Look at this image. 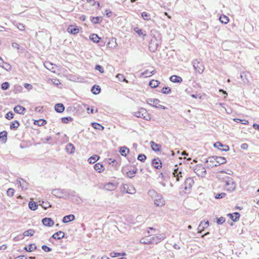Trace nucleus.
<instances>
[{
    "label": "nucleus",
    "instance_id": "obj_1",
    "mask_svg": "<svg viewBox=\"0 0 259 259\" xmlns=\"http://www.w3.org/2000/svg\"><path fill=\"white\" fill-rule=\"evenodd\" d=\"M226 162L227 160L225 157L217 156L209 157L205 161V163L207 164L206 167L207 168H211Z\"/></svg>",
    "mask_w": 259,
    "mask_h": 259
},
{
    "label": "nucleus",
    "instance_id": "obj_2",
    "mask_svg": "<svg viewBox=\"0 0 259 259\" xmlns=\"http://www.w3.org/2000/svg\"><path fill=\"white\" fill-rule=\"evenodd\" d=\"M148 194L153 200L154 204L158 207H162L165 205V200L160 194L154 190H150Z\"/></svg>",
    "mask_w": 259,
    "mask_h": 259
},
{
    "label": "nucleus",
    "instance_id": "obj_3",
    "mask_svg": "<svg viewBox=\"0 0 259 259\" xmlns=\"http://www.w3.org/2000/svg\"><path fill=\"white\" fill-rule=\"evenodd\" d=\"M134 115L137 117L141 118L146 120L150 119L148 113L146 109L143 108H141L138 111L134 112Z\"/></svg>",
    "mask_w": 259,
    "mask_h": 259
},
{
    "label": "nucleus",
    "instance_id": "obj_4",
    "mask_svg": "<svg viewBox=\"0 0 259 259\" xmlns=\"http://www.w3.org/2000/svg\"><path fill=\"white\" fill-rule=\"evenodd\" d=\"M52 194L55 197L59 198H67L69 197V194L64 189H53L52 191Z\"/></svg>",
    "mask_w": 259,
    "mask_h": 259
},
{
    "label": "nucleus",
    "instance_id": "obj_5",
    "mask_svg": "<svg viewBox=\"0 0 259 259\" xmlns=\"http://www.w3.org/2000/svg\"><path fill=\"white\" fill-rule=\"evenodd\" d=\"M192 64L194 69L197 72L201 74L203 72L205 67L202 62L196 59L193 60Z\"/></svg>",
    "mask_w": 259,
    "mask_h": 259
},
{
    "label": "nucleus",
    "instance_id": "obj_6",
    "mask_svg": "<svg viewBox=\"0 0 259 259\" xmlns=\"http://www.w3.org/2000/svg\"><path fill=\"white\" fill-rule=\"evenodd\" d=\"M166 237V235L164 233L160 234L158 235H155L154 236L149 238V240L151 244H157Z\"/></svg>",
    "mask_w": 259,
    "mask_h": 259
},
{
    "label": "nucleus",
    "instance_id": "obj_7",
    "mask_svg": "<svg viewBox=\"0 0 259 259\" xmlns=\"http://www.w3.org/2000/svg\"><path fill=\"white\" fill-rule=\"evenodd\" d=\"M196 175L201 177H204L206 174L205 168L201 165H198L195 166L194 169Z\"/></svg>",
    "mask_w": 259,
    "mask_h": 259
},
{
    "label": "nucleus",
    "instance_id": "obj_8",
    "mask_svg": "<svg viewBox=\"0 0 259 259\" xmlns=\"http://www.w3.org/2000/svg\"><path fill=\"white\" fill-rule=\"evenodd\" d=\"M146 102L149 105L155 108H159L163 109L166 108L165 107L159 104L160 101L157 99H148L146 100Z\"/></svg>",
    "mask_w": 259,
    "mask_h": 259
},
{
    "label": "nucleus",
    "instance_id": "obj_9",
    "mask_svg": "<svg viewBox=\"0 0 259 259\" xmlns=\"http://www.w3.org/2000/svg\"><path fill=\"white\" fill-rule=\"evenodd\" d=\"M226 189L229 191H233L235 189L236 184L231 178L227 177L225 180Z\"/></svg>",
    "mask_w": 259,
    "mask_h": 259
},
{
    "label": "nucleus",
    "instance_id": "obj_10",
    "mask_svg": "<svg viewBox=\"0 0 259 259\" xmlns=\"http://www.w3.org/2000/svg\"><path fill=\"white\" fill-rule=\"evenodd\" d=\"M160 44V41L158 40L155 37L153 39H151L149 43V48L150 51L154 52L157 49Z\"/></svg>",
    "mask_w": 259,
    "mask_h": 259
},
{
    "label": "nucleus",
    "instance_id": "obj_11",
    "mask_svg": "<svg viewBox=\"0 0 259 259\" xmlns=\"http://www.w3.org/2000/svg\"><path fill=\"white\" fill-rule=\"evenodd\" d=\"M215 148H217L223 151H228L229 150V147L228 145H223L220 142L215 143L213 145Z\"/></svg>",
    "mask_w": 259,
    "mask_h": 259
},
{
    "label": "nucleus",
    "instance_id": "obj_12",
    "mask_svg": "<svg viewBox=\"0 0 259 259\" xmlns=\"http://www.w3.org/2000/svg\"><path fill=\"white\" fill-rule=\"evenodd\" d=\"M17 184L23 190H26L28 189L29 184L24 180L20 179L17 180Z\"/></svg>",
    "mask_w": 259,
    "mask_h": 259
},
{
    "label": "nucleus",
    "instance_id": "obj_13",
    "mask_svg": "<svg viewBox=\"0 0 259 259\" xmlns=\"http://www.w3.org/2000/svg\"><path fill=\"white\" fill-rule=\"evenodd\" d=\"M194 181L191 178H188L186 179L184 183V188L186 190L188 189H190V188L192 187L194 184Z\"/></svg>",
    "mask_w": 259,
    "mask_h": 259
},
{
    "label": "nucleus",
    "instance_id": "obj_14",
    "mask_svg": "<svg viewBox=\"0 0 259 259\" xmlns=\"http://www.w3.org/2000/svg\"><path fill=\"white\" fill-rule=\"evenodd\" d=\"M152 166L156 169H159L162 167V163L159 158H154L152 161Z\"/></svg>",
    "mask_w": 259,
    "mask_h": 259
},
{
    "label": "nucleus",
    "instance_id": "obj_15",
    "mask_svg": "<svg viewBox=\"0 0 259 259\" xmlns=\"http://www.w3.org/2000/svg\"><path fill=\"white\" fill-rule=\"evenodd\" d=\"M43 225L47 227H52L54 224V221L50 218H45L42 220Z\"/></svg>",
    "mask_w": 259,
    "mask_h": 259
},
{
    "label": "nucleus",
    "instance_id": "obj_16",
    "mask_svg": "<svg viewBox=\"0 0 259 259\" xmlns=\"http://www.w3.org/2000/svg\"><path fill=\"white\" fill-rule=\"evenodd\" d=\"M14 110L18 114H24L26 109L20 105H17L14 107Z\"/></svg>",
    "mask_w": 259,
    "mask_h": 259
},
{
    "label": "nucleus",
    "instance_id": "obj_17",
    "mask_svg": "<svg viewBox=\"0 0 259 259\" xmlns=\"http://www.w3.org/2000/svg\"><path fill=\"white\" fill-rule=\"evenodd\" d=\"M150 145L152 150L155 152H159L161 150V145L160 144L155 143L153 141L150 142Z\"/></svg>",
    "mask_w": 259,
    "mask_h": 259
},
{
    "label": "nucleus",
    "instance_id": "obj_18",
    "mask_svg": "<svg viewBox=\"0 0 259 259\" xmlns=\"http://www.w3.org/2000/svg\"><path fill=\"white\" fill-rule=\"evenodd\" d=\"M169 79L171 82L175 83H181L183 81L181 77L175 75L170 76Z\"/></svg>",
    "mask_w": 259,
    "mask_h": 259
},
{
    "label": "nucleus",
    "instance_id": "obj_19",
    "mask_svg": "<svg viewBox=\"0 0 259 259\" xmlns=\"http://www.w3.org/2000/svg\"><path fill=\"white\" fill-rule=\"evenodd\" d=\"M67 30L68 32L73 34H76L79 32V29L77 26H73L72 25L69 26Z\"/></svg>",
    "mask_w": 259,
    "mask_h": 259
},
{
    "label": "nucleus",
    "instance_id": "obj_20",
    "mask_svg": "<svg viewBox=\"0 0 259 259\" xmlns=\"http://www.w3.org/2000/svg\"><path fill=\"white\" fill-rule=\"evenodd\" d=\"M75 219V216L73 214H69L64 217L62 222L64 223H67L72 221Z\"/></svg>",
    "mask_w": 259,
    "mask_h": 259
},
{
    "label": "nucleus",
    "instance_id": "obj_21",
    "mask_svg": "<svg viewBox=\"0 0 259 259\" xmlns=\"http://www.w3.org/2000/svg\"><path fill=\"white\" fill-rule=\"evenodd\" d=\"M44 66L45 67L48 69V70L52 71L53 72H55V65L51 63L50 62H45L44 63Z\"/></svg>",
    "mask_w": 259,
    "mask_h": 259
},
{
    "label": "nucleus",
    "instance_id": "obj_22",
    "mask_svg": "<svg viewBox=\"0 0 259 259\" xmlns=\"http://www.w3.org/2000/svg\"><path fill=\"white\" fill-rule=\"evenodd\" d=\"M55 109L56 112L58 113H62L64 111L65 107L63 104L58 103L56 104Z\"/></svg>",
    "mask_w": 259,
    "mask_h": 259
},
{
    "label": "nucleus",
    "instance_id": "obj_23",
    "mask_svg": "<svg viewBox=\"0 0 259 259\" xmlns=\"http://www.w3.org/2000/svg\"><path fill=\"white\" fill-rule=\"evenodd\" d=\"M64 233L62 231H58L53 235L52 237L55 239H60L64 237Z\"/></svg>",
    "mask_w": 259,
    "mask_h": 259
},
{
    "label": "nucleus",
    "instance_id": "obj_24",
    "mask_svg": "<svg viewBox=\"0 0 259 259\" xmlns=\"http://www.w3.org/2000/svg\"><path fill=\"white\" fill-rule=\"evenodd\" d=\"M7 141V132L3 131L0 133V141L5 143Z\"/></svg>",
    "mask_w": 259,
    "mask_h": 259
},
{
    "label": "nucleus",
    "instance_id": "obj_25",
    "mask_svg": "<svg viewBox=\"0 0 259 259\" xmlns=\"http://www.w3.org/2000/svg\"><path fill=\"white\" fill-rule=\"evenodd\" d=\"M228 216L233 221L236 222L238 220H239V219L240 214L238 212H234L233 213H229V214H228Z\"/></svg>",
    "mask_w": 259,
    "mask_h": 259
},
{
    "label": "nucleus",
    "instance_id": "obj_26",
    "mask_svg": "<svg viewBox=\"0 0 259 259\" xmlns=\"http://www.w3.org/2000/svg\"><path fill=\"white\" fill-rule=\"evenodd\" d=\"M119 152L122 156H126L129 152V149L125 146L121 147L120 148Z\"/></svg>",
    "mask_w": 259,
    "mask_h": 259
},
{
    "label": "nucleus",
    "instance_id": "obj_27",
    "mask_svg": "<svg viewBox=\"0 0 259 259\" xmlns=\"http://www.w3.org/2000/svg\"><path fill=\"white\" fill-rule=\"evenodd\" d=\"M66 150L68 152L72 153L74 152L75 147L72 144L69 143L66 145Z\"/></svg>",
    "mask_w": 259,
    "mask_h": 259
},
{
    "label": "nucleus",
    "instance_id": "obj_28",
    "mask_svg": "<svg viewBox=\"0 0 259 259\" xmlns=\"http://www.w3.org/2000/svg\"><path fill=\"white\" fill-rule=\"evenodd\" d=\"M103 165L99 163H97L94 165V169L100 173L103 171Z\"/></svg>",
    "mask_w": 259,
    "mask_h": 259
},
{
    "label": "nucleus",
    "instance_id": "obj_29",
    "mask_svg": "<svg viewBox=\"0 0 259 259\" xmlns=\"http://www.w3.org/2000/svg\"><path fill=\"white\" fill-rule=\"evenodd\" d=\"M105 188L107 190L112 191L115 189L116 186L113 183H109L105 186Z\"/></svg>",
    "mask_w": 259,
    "mask_h": 259
},
{
    "label": "nucleus",
    "instance_id": "obj_30",
    "mask_svg": "<svg viewBox=\"0 0 259 259\" xmlns=\"http://www.w3.org/2000/svg\"><path fill=\"white\" fill-rule=\"evenodd\" d=\"M29 208L32 210H35L38 207L37 204L34 201H30L28 204Z\"/></svg>",
    "mask_w": 259,
    "mask_h": 259
},
{
    "label": "nucleus",
    "instance_id": "obj_31",
    "mask_svg": "<svg viewBox=\"0 0 259 259\" xmlns=\"http://www.w3.org/2000/svg\"><path fill=\"white\" fill-rule=\"evenodd\" d=\"M36 248V246L34 244H31L29 246H26L24 247V249L28 252H31Z\"/></svg>",
    "mask_w": 259,
    "mask_h": 259
},
{
    "label": "nucleus",
    "instance_id": "obj_32",
    "mask_svg": "<svg viewBox=\"0 0 259 259\" xmlns=\"http://www.w3.org/2000/svg\"><path fill=\"white\" fill-rule=\"evenodd\" d=\"M90 39L94 42H98L100 39V38L97 34L94 33L91 35L90 36Z\"/></svg>",
    "mask_w": 259,
    "mask_h": 259
},
{
    "label": "nucleus",
    "instance_id": "obj_33",
    "mask_svg": "<svg viewBox=\"0 0 259 259\" xmlns=\"http://www.w3.org/2000/svg\"><path fill=\"white\" fill-rule=\"evenodd\" d=\"M99 158V156L97 155H94L89 158L88 160V162L90 163H94L96 161H97Z\"/></svg>",
    "mask_w": 259,
    "mask_h": 259
},
{
    "label": "nucleus",
    "instance_id": "obj_34",
    "mask_svg": "<svg viewBox=\"0 0 259 259\" xmlns=\"http://www.w3.org/2000/svg\"><path fill=\"white\" fill-rule=\"evenodd\" d=\"M100 91L101 89L99 85H94L91 90L92 92L95 95L98 94L100 92Z\"/></svg>",
    "mask_w": 259,
    "mask_h": 259
},
{
    "label": "nucleus",
    "instance_id": "obj_35",
    "mask_svg": "<svg viewBox=\"0 0 259 259\" xmlns=\"http://www.w3.org/2000/svg\"><path fill=\"white\" fill-rule=\"evenodd\" d=\"M127 187V189L126 191V193L128 194H134L136 193V189L134 188V187L133 186H127L126 185Z\"/></svg>",
    "mask_w": 259,
    "mask_h": 259
},
{
    "label": "nucleus",
    "instance_id": "obj_36",
    "mask_svg": "<svg viewBox=\"0 0 259 259\" xmlns=\"http://www.w3.org/2000/svg\"><path fill=\"white\" fill-rule=\"evenodd\" d=\"M92 124L93 127L95 129L99 130L100 131H103L104 129L103 126L97 122H93L92 123Z\"/></svg>",
    "mask_w": 259,
    "mask_h": 259
},
{
    "label": "nucleus",
    "instance_id": "obj_37",
    "mask_svg": "<svg viewBox=\"0 0 259 259\" xmlns=\"http://www.w3.org/2000/svg\"><path fill=\"white\" fill-rule=\"evenodd\" d=\"M172 174L174 177L176 178L177 181H179L180 180L179 175H182V172L181 171H179L178 168H176L174 169Z\"/></svg>",
    "mask_w": 259,
    "mask_h": 259
},
{
    "label": "nucleus",
    "instance_id": "obj_38",
    "mask_svg": "<svg viewBox=\"0 0 259 259\" xmlns=\"http://www.w3.org/2000/svg\"><path fill=\"white\" fill-rule=\"evenodd\" d=\"M220 21L224 24H227L228 23L229 19V18L225 15H222L220 17Z\"/></svg>",
    "mask_w": 259,
    "mask_h": 259
},
{
    "label": "nucleus",
    "instance_id": "obj_39",
    "mask_svg": "<svg viewBox=\"0 0 259 259\" xmlns=\"http://www.w3.org/2000/svg\"><path fill=\"white\" fill-rule=\"evenodd\" d=\"M134 30L138 34L139 36H145L146 33L145 32L143 31V30L139 28L138 27H135L134 28Z\"/></svg>",
    "mask_w": 259,
    "mask_h": 259
},
{
    "label": "nucleus",
    "instance_id": "obj_40",
    "mask_svg": "<svg viewBox=\"0 0 259 259\" xmlns=\"http://www.w3.org/2000/svg\"><path fill=\"white\" fill-rule=\"evenodd\" d=\"M155 70H152V71L149 72L148 70H146L142 73V75L145 77L151 76L155 73Z\"/></svg>",
    "mask_w": 259,
    "mask_h": 259
},
{
    "label": "nucleus",
    "instance_id": "obj_41",
    "mask_svg": "<svg viewBox=\"0 0 259 259\" xmlns=\"http://www.w3.org/2000/svg\"><path fill=\"white\" fill-rule=\"evenodd\" d=\"M159 82L158 80H152L149 82V85L151 88H156L157 87L158 84H159Z\"/></svg>",
    "mask_w": 259,
    "mask_h": 259
},
{
    "label": "nucleus",
    "instance_id": "obj_42",
    "mask_svg": "<svg viewBox=\"0 0 259 259\" xmlns=\"http://www.w3.org/2000/svg\"><path fill=\"white\" fill-rule=\"evenodd\" d=\"M125 254H126L125 252L119 253V252H111L110 253V256L111 257H115L119 256L120 255H125Z\"/></svg>",
    "mask_w": 259,
    "mask_h": 259
},
{
    "label": "nucleus",
    "instance_id": "obj_43",
    "mask_svg": "<svg viewBox=\"0 0 259 259\" xmlns=\"http://www.w3.org/2000/svg\"><path fill=\"white\" fill-rule=\"evenodd\" d=\"M116 78H118V80L119 81H124V82H125L126 83L128 82V81L127 80H126L124 76L121 74H117L116 76Z\"/></svg>",
    "mask_w": 259,
    "mask_h": 259
},
{
    "label": "nucleus",
    "instance_id": "obj_44",
    "mask_svg": "<svg viewBox=\"0 0 259 259\" xmlns=\"http://www.w3.org/2000/svg\"><path fill=\"white\" fill-rule=\"evenodd\" d=\"M137 169H136L135 170H130L128 172H126V176L130 178H132L134 177V174H136L137 172Z\"/></svg>",
    "mask_w": 259,
    "mask_h": 259
},
{
    "label": "nucleus",
    "instance_id": "obj_45",
    "mask_svg": "<svg viewBox=\"0 0 259 259\" xmlns=\"http://www.w3.org/2000/svg\"><path fill=\"white\" fill-rule=\"evenodd\" d=\"M34 233V231L32 229H29L23 233L24 236H32Z\"/></svg>",
    "mask_w": 259,
    "mask_h": 259
},
{
    "label": "nucleus",
    "instance_id": "obj_46",
    "mask_svg": "<svg viewBox=\"0 0 259 259\" xmlns=\"http://www.w3.org/2000/svg\"><path fill=\"white\" fill-rule=\"evenodd\" d=\"M46 123H47V121L44 119H39L38 120H35L34 121V124H37L39 126L44 125L45 124H46Z\"/></svg>",
    "mask_w": 259,
    "mask_h": 259
},
{
    "label": "nucleus",
    "instance_id": "obj_47",
    "mask_svg": "<svg viewBox=\"0 0 259 259\" xmlns=\"http://www.w3.org/2000/svg\"><path fill=\"white\" fill-rule=\"evenodd\" d=\"M208 226L209 222L208 221L204 223L201 222L198 227V230H199L201 227H202V229H204V228H206Z\"/></svg>",
    "mask_w": 259,
    "mask_h": 259
},
{
    "label": "nucleus",
    "instance_id": "obj_48",
    "mask_svg": "<svg viewBox=\"0 0 259 259\" xmlns=\"http://www.w3.org/2000/svg\"><path fill=\"white\" fill-rule=\"evenodd\" d=\"M19 125V122L18 121L15 120L14 122H12V123L10 124V128L11 129H17Z\"/></svg>",
    "mask_w": 259,
    "mask_h": 259
},
{
    "label": "nucleus",
    "instance_id": "obj_49",
    "mask_svg": "<svg viewBox=\"0 0 259 259\" xmlns=\"http://www.w3.org/2000/svg\"><path fill=\"white\" fill-rule=\"evenodd\" d=\"M1 67L7 71L10 70L12 68L11 66L9 63L5 62L4 63H2V66Z\"/></svg>",
    "mask_w": 259,
    "mask_h": 259
},
{
    "label": "nucleus",
    "instance_id": "obj_50",
    "mask_svg": "<svg viewBox=\"0 0 259 259\" xmlns=\"http://www.w3.org/2000/svg\"><path fill=\"white\" fill-rule=\"evenodd\" d=\"M142 17L145 20H149L150 19V14L146 12H144L142 13Z\"/></svg>",
    "mask_w": 259,
    "mask_h": 259
},
{
    "label": "nucleus",
    "instance_id": "obj_51",
    "mask_svg": "<svg viewBox=\"0 0 259 259\" xmlns=\"http://www.w3.org/2000/svg\"><path fill=\"white\" fill-rule=\"evenodd\" d=\"M170 92L171 89L169 87H163L161 90V93L164 94H168Z\"/></svg>",
    "mask_w": 259,
    "mask_h": 259
},
{
    "label": "nucleus",
    "instance_id": "obj_52",
    "mask_svg": "<svg viewBox=\"0 0 259 259\" xmlns=\"http://www.w3.org/2000/svg\"><path fill=\"white\" fill-rule=\"evenodd\" d=\"M137 159L141 162H144L146 159V156L144 154H140L138 156Z\"/></svg>",
    "mask_w": 259,
    "mask_h": 259
},
{
    "label": "nucleus",
    "instance_id": "obj_53",
    "mask_svg": "<svg viewBox=\"0 0 259 259\" xmlns=\"http://www.w3.org/2000/svg\"><path fill=\"white\" fill-rule=\"evenodd\" d=\"M92 21L94 24H98L100 23L101 19L99 17H94L92 18Z\"/></svg>",
    "mask_w": 259,
    "mask_h": 259
},
{
    "label": "nucleus",
    "instance_id": "obj_54",
    "mask_svg": "<svg viewBox=\"0 0 259 259\" xmlns=\"http://www.w3.org/2000/svg\"><path fill=\"white\" fill-rule=\"evenodd\" d=\"M10 87V84L8 82H3L2 84L1 88L3 90H7Z\"/></svg>",
    "mask_w": 259,
    "mask_h": 259
},
{
    "label": "nucleus",
    "instance_id": "obj_55",
    "mask_svg": "<svg viewBox=\"0 0 259 259\" xmlns=\"http://www.w3.org/2000/svg\"><path fill=\"white\" fill-rule=\"evenodd\" d=\"M40 205L42 206V207L45 208V209L51 207V205L50 204V203L48 202L42 201V203Z\"/></svg>",
    "mask_w": 259,
    "mask_h": 259
},
{
    "label": "nucleus",
    "instance_id": "obj_56",
    "mask_svg": "<svg viewBox=\"0 0 259 259\" xmlns=\"http://www.w3.org/2000/svg\"><path fill=\"white\" fill-rule=\"evenodd\" d=\"M150 241H151L149 240V238H143L140 240V242L141 243L145 244H151V242Z\"/></svg>",
    "mask_w": 259,
    "mask_h": 259
},
{
    "label": "nucleus",
    "instance_id": "obj_57",
    "mask_svg": "<svg viewBox=\"0 0 259 259\" xmlns=\"http://www.w3.org/2000/svg\"><path fill=\"white\" fill-rule=\"evenodd\" d=\"M72 119V118L70 117H63L61 118L62 122L64 123H67L69 121H71Z\"/></svg>",
    "mask_w": 259,
    "mask_h": 259
},
{
    "label": "nucleus",
    "instance_id": "obj_58",
    "mask_svg": "<svg viewBox=\"0 0 259 259\" xmlns=\"http://www.w3.org/2000/svg\"><path fill=\"white\" fill-rule=\"evenodd\" d=\"M226 194L225 193H221L217 194L215 196V199H221L225 197Z\"/></svg>",
    "mask_w": 259,
    "mask_h": 259
},
{
    "label": "nucleus",
    "instance_id": "obj_59",
    "mask_svg": "<svg viewBox=\"0 0 259 259\" xmlns=\"http://www.w3.org/2000/svg\"><path fill=\"white\" fill-rule=\"evenodd\" d=\"M41 248L44 251L46 252H49L52 251V249L46 245H42L41 246Z\"/></svg>",
    "mask_w": 259,
    "mask_h": 259
},
{
    "label": "nucleus",
    "instance_id": "obj_60",
    "mask_svg": "<svg viewBox=\"0 0 259 259\" xmlns=\"http://www.w3.org/2000/svg\"><path fill=\"white\" fill-rule=\"evenodd\" d=\"M14 192H15V190L14 189H12V188H9L8 189V190H7V195L9 196H13L14 195Z\"/></svg>",
    "mask_w": 259,
    "mask_h": 259
},
{
    "label": "nucleus",
    "instance_id": "obj_61",
    "mask_svg": "<svg viewBox=\"0 0 259 259\" xmlns=\"http://www.w3.org/2000/svg\"><path fill=\"white\" fill-rule=\"evenodd\" d=\"M17 27L21 31L24 30L25 26L23 24L19 23L17 24Z\"/></svg>",
    "mask_w": 259,
    "mask_h": 259
},
{
    "label": "nucleus",
    "instance_id": "obj_62",
    "mask_svg": "<svg viewBox=\"0 0 259 259\" xmlns=\"http://www.w3.org/2000/svg\"><path fill=\"white\" fill-rule=\"evenodd\" d=\"M95 69L98 70L101 73H103L104 71L103 67L100 65H96Z\"/></svg>",
    "mask_w": 259,
    "mask_h": 259
},
{
    "label": "nucleus",
    "instance_id": "obj_63",
    "mask_svg": "<svg viewBox=\"0 0 259 259\" xmlns=\"http://www.w3.org/2000/svg\"><path fill=\"white\" fill-rule=\"evenodd\" d=\"M14 117V114L12 112L10 111L6 115V118L8 119H12Z\"/></svg>",
    "mask_w": 259,
    "mask_h": 259
},
{
    "label": "nucleus",
    "instance_id": "obj_64",
    "mask_svg": "<svg viewBox=\"0 0 259 259\" xmlns=\"http://www.w3.org/2000/svg\"><path fill=\"white\" fill-rule=\"evenodd\" d=\"M225 221V219L223 217L219 218L217 220V223L218 224H222Z\"/></svg>",
    "mask_w": 259,
    "mask_h": 259
}]
</instances>
